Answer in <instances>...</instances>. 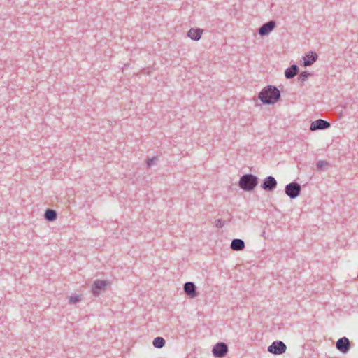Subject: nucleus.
<instances>
[{
	"mask_svg": "<svg viewBox=\"0 0 358 358\" xmlns=\"http://www.w3.org/2000/svg\"><path fill=\"white\" fill-rule=\"evenodd\" d=\"M336 348L341 352L345 354L350 350V343L349 339L346 337H343L338 339L336 342Z\"/></svg>",
	"mask_w": 358,
	"mask_h": 358,
	"instance_id": "6e6552de",
	"label": "nucleus"
},
{
	"mask_svg": "<svg viewBox=\"0 0 358 358\" xmlns=\"http://www.w3.org/2000/svg\"><path fill=\"white\" fill-rule=\"evenodd\" d=\"M68 303L71 306H75L83 300V295L80 294H71L70 296H68Z\"/></svg>",
	"mask_w": 358,
	"mask_h": 358,
	"instance_id": "2eb2a0df",
	"label": "nucleus"
},
{
	"mask_svg": "<svg viewBox=\"0 0 358 358\" xmlns=\"http://www.w3.org/2000/svg\"><path fill=\"white\" fill-rule=\"evenodd\" d=\"M155 161H156V158L149 159L147 161V165L148 166H152L155 164Z\"/></svg>",
	"mask_w": 358,
	"mask_h": 358,
	"instance_id": "4be33fe9",
	"label": "nucleus"
},
{
	"mask_svg": "<svg viewBox=\"0 0 358 358\" xmlns=\"http://www.w3.org/2000/svg\"><path fill=\"white\" fill-rule=\"evenodd\" d=\"M286 345L280 341L273 342L268 348V351L274 355H282L286 352Z\"/></svg>",
	"mask_w": 358,
	"mask_h": 358,
	"instance_id": "423d86ee",
	"label": "nucleus"
},
{
	"mask_svg": "<svg viewBox=\"0 0 358 358\" xmlns=\"http://www.w3.org/2000/svg\"><path fill=\"white\" fill-rule=\"evenodd\" d=\"M310 74L306 71L301 72L299 75V80L301 82H305L307 80Z\"/></svg>",
	"mask_w": 358,
	"mask_h": 358,
	"instance_id": "6ab92c4d",
	"label": "nucleus"
},
{
	"mask_svg": "<svg viewBox=\"0 0 358 358\" xmlns=\"http://www.w3.org/2000/svg\"><path fill=\"white\" fill-rule=\"evenodd\" d=\"M165 340L162 337H157L152 341L153 345L157 348H162L165 345Z\"/></svg>",
	"mask_w": 358,
	"mask_h": 358,
	"instance_id": "a211bd4d",
	"label": "nucleus"
},
{
	"mask_svg": "<svg viewBox=\"0 0 358 358\" xmlns=\"http://www.w3.org/2000/svg\"><path fill=\"white\" fill-rule=\"evenodd\" d=\"M329 165L328 162L326 161L320 160L317 163V167L318 169L321 170Z\"/></svg>",
	"mask_w": 358,
	"mask_h": 358,
	"instance_id": "aec40b11",
	"label": "nucleus"
},
{
	"mask_svg": "<svg viewBox=\"0 0 358 358\" xmlns=\"http://www.w3.org/2000/svg\"><path fill=\"white\" fill-rule=\"evenodd\" d=\"M110 285V282L104 280H96L92 286V292L95 296H99L101 292L106 290L107 287Z\"/></svg>",
	"mask_w": 358,
	"mask_h": 358,
	"instance_id": "7ed1b4c3",
	"label": "nucleus"
},
{
	"mask_svg": "<svg viewBox=\"0 0 358 358\" xmlns=\"http://www.w3.org/2000/svg\"><path fill=\"white\" fill-rule=\"evenodd\" d=\"M357 278H358V274H357Z\"/></svg>",
	"mask_w": 358,
	"mask_h": 358,
	"instance_id": "5701e85b",
	"label": "nucleus"
},
{
	"mask_svg": "<svg viewBox=\"0 0 358 358\" xmlns=\"http://www.w3.org/2000/svg\"><path fill=\"white\" fill-rule=\"evenodd\" d=\"M224 221L222 220V219H217V220H215V225L217 227H219V228H221L224 226Z\"/></svg>",
	"mask_w": 358,
	"mask_h": 358,
	"instance_id": "412c9836",
	"label": "nucleus"
},
{
	"mask_svg": "<svg viewBox=\"0 0 358 358\" xmlns=\"http://www.w3.org/2000/svg\"><path fill=\"white\" fill-rule=\"evenodd\" d=\"M203 30L199 28H191L187 31V36L194 41H199L201 38Z\"/></svg>",
	"mask_w": 358,
	"mask_h": 358,
	"instance_id": "ddd939ff",
	"label": "nucleus"
},
{
	"mask_svg": "<svg viewBox=\"0 0 358 358\" xmlns=\"http://www.w3.org/2000/svg\"><path fill=\"white\" fill-rule=\"evenodd\" d=\"M299 68L296 65H292L289 68L285 70V76L288 79L292 78L297 74Z\"/></svg>",
	"mask_w": 358,
	"mask_h": 358,
	"instance_id": "dca6fc26",
	"label": "nucleus"
},
{
	"mask_svg": "<svg viewBox=\"0 0 358 358\" xmlns=\"http://www.w3.org/2000/svg\"><path fill=\"white\" fill-rule=\"evenodd\" d=\"M275 22L274 21H269L263 24L259 29V34L261 36H264L269 34L275 28Z\"/></svg>",
	"mask_w": 358,
	"mask_h": 358,
	"instance_id": "9d476101",
	"label": "nucleus"
},
{
	"mask_svg": "<svg viewBox=\"0 0 358 358\" xmlns=\"http://www.w3.org/2000/svg\"><path fill=\"white\" fill-rule=\"evenodd\" d=\"M317 57L316 52L313 51L309 52L303 57V65L305 66L312 65L317 60Z\"/></svg>",
	"mask_w": 358,
	"mask_h": 358,
	"instance_id": "f8f14e48",
	"label": "nucleus"
},
{
	"mask_svg": "<svg viewBox=\"0 0 358 358\" xmlns=\"http://www.w3.org/2000/svg\"><path fill=\"white\" fill-rule=\"evenodd\" d=\"M277 186V181L272 176H267L264 178L262 187L267 191L273 190Z\"/></svg>",
	"mask_w": 358,
	"mask_h": 358,
	"instance_id": "9b49d317",
	"label": "nucleus"
},
{
	"mask_svg": "<svg viewBox=\"0 0 358 358\" xmlns=\"http://www.w3.org/2000/svg\"><path fill=\"white\" fill-rule=\"evenodd\" d=\"M329 127L330 123L325 120L319 119L311 122L310 130L314 131L320 129H328Z\"/></svg>",
	"mask_w": 358,
	"mask_h": 358,
	"instance_id": "1a4fd4ad",
	"label": "nucleus"
},
{
	"mask_svg": "<svg viewBox=\"0 0 358 358\" xmlns=\"http://www.w3.org/2000/svg\"><path fill=\"white\" fill-rule=\"evenodd\" d=\"M280 92L275 86L267 85L258 94V99L264 105H274L280 100Z\"/></svg>",
	"mask_w": 358,
	"mask_h": 358,
	"instance_id": "f257e3e1",
	"label": "nucleus"
},
{
	"mask_svg": "<svg viewBox=\"0 0 358 358\" xmlns=\"http://www.w3.org/2000/svg\"><path fill=\"white\" fill-rule=\"evenodd\" d=\"M228 350L227 345L224 343L220 342L213 346L212 353L215 357L222 358L226 356Z\"/></svg>",
	"mask_w": 358,
	"mask_h": 358,
	"instance_id": "39448f33",
	"label": "nucleus"
},
{
	"mask_svg": "<svg viewBox=\"0 0 358 358\" xmlns=\"http://www.w3.org/2000/svg\"><path fill=\"white\" fill-rule=\"evenodd\" d=\"M184 292L190 299H194L198 296L199 293L196 291V287L194 282H188L184 285Z\"/></svg>",
	"mask_w": 358,
	"mask_h": 358,
	"instance_id": "0eeeda50",
	"label": "nucleus"
},
{
	"mask_svg": "<svg viewBox=\"0 0 358 358\" xmlns=\"http://www.w3.org/2000/svg\"><path fill=\"white\" fill-rule=\"evenodd\" d=\"M230 247L234 251L243 250L245 248V243L241 239L236 238L232 240Z\"/></svg>",
	"mask_w": 358,
	"mask_h": 358,
	"instance_id": "4468645a",
	"label": "nucleus"
},
{
	"mask_svg": "<svg viewBox=\"0 0 358 358\" xmlns=\"http://www.w3.org/2000/svg\"><path fill=\"white\" fill-rule=\"evenodd\" d=\"M301 186L297 182H291L285 186V194L291 199H295L299 196Z\"/></svg>",
	"mask_w": 358,
	"mask_h": 358,
	"instance_id": "20e7f679",
	"label": "nucleus"
},
{
	"mask_svg": "<svg viewBox=\"0 0 358 358\" xmlns=\"http://www.w3.org/2000/svg\"><path fill=\"white\" fill-rule=\"evenodd\" d=\"M258 184V178L252 174H245L240 178L238 186L246 192L252 191Z\"/></svg>",
	"mask_w": 358,
	"mask_h": 358,
	"instance_id": "f03ea898",
	"label": "nucleus"
},
{
	"mask_svg": "<svg viewBox=\"0 0 358 358\" xmlns=\"http://www.w3.org/2000/svg\"><path fill=\"white\" fill-rule=\"evenodd\" d=\"M45 219L49 222L55 221L57 217V213L55 210L48 209L44 214Z\"/></svg>",
	"mask_w": 358,
	"mask_h": 358,
	"instance_id": "f3484780",
	"label": "nucleus"
}]
</instances>
